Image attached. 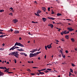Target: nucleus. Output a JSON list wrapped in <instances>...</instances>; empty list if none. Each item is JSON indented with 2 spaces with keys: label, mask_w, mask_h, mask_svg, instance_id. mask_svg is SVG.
Listing matches in <instances>:
<instances>
[{
  "label": "nucleus",
  "mask_w": 77,
  "mask_h": 77,
  "mask_svg": "<svg viewBox=\"0 0 77 77\" xmlns=\"http://www.w3.org/2000/svg\"><path fill=\"white\" fill-rule=\"evenodd\" d=\"M71 40L73 42H75V40L74 39V38H71Z\"/></svg>",
  "instance_id": "17"
},
{
  "label": "nucleus",
  "mask_w": 77,
  "mask_h": 77,
  "mask_svg": "<svg viewBox=\"0 0 77 77\" xmlns=\"http://www.w3.org/2000/svg\"><path fill=\"white\" fill-rule=\"evenodd\" d=\"M19 40H21V37L19 38Z\"/></svg>",
  "instance_id": "64"
},
{
  "label": "nucleus",
  "mask_w": 77,
  "mask_h": 77,
  "mask_svg": "<svg viewBox=\"0 0 77 77\" xmlns=\"http://www.w3.org/2000/svg\"><path fill=\"white\" fill-rule=\"evenodd\" d=\"M47 47H48V48H49V49H50V48H51L52 47L51 45H48L47 46Z\"/></svg>",
  "instance_id": "9"
},
{
  "label": "nucleus",
  "mask_w": 77,
  "mask_h": 77,
  "mask_svg": "<svg viewBox=\"0 0 77 77\" xmlns=\"http://www.w3.org/2000/svg\"><path fill=\"white\" fill-rule=\"evenodd\" d=\"M35 56H36V53L34 54L30 53L29 54V57H33Z\"/></svg>",
  "instance_id": "3"
},
{
  "label": "nucleus",
  "mask_w": 77,
  "mask_h": 77,
  "mask_svg": "<svg viewBox=\"0 0 77 77\" xmlns=\"http://www.w3.org/2000/svg\"><path fill=\"white\" fill-rule=\"evenodd\" d=\"M17 50L19 51H24V50L23 49H17Z\"/></svg>",
  "instance_id": "12"
},
{
  "label": "nucleus",
  "mask_w": 77,
  "mask_h": 77,
  "mask_svg": "<svg viewBox=\"0 0 77 77\" xmlns=\"http://www.w3.org/2000/svg\"><path fill=\"white\" fill-rule=\"evenodd\" d=\"M10 31H11V32H13V29H10Z\"/></svg>",
  "instance_id": "62"
},
{
  "label": "nucleus",
  "mask_w": 77,
  "mask_h": 77,
  "mask_svg": "<svg viewBox=\"0 0 77 77\" xmlns=\"http://www.w3.org/2000/svg\"><path fill=\"white\" fill-rule=\"evenodd\" d=\"M45 49L47 50V46H45Z\"/></svg>",
  "instance_id": "40"
},
{
  "label": "nucleus",
  "mask_w": 77,
  "mask_h": 77,
  "mask_svg": "<svg viewBox=\"0 0 77 77\" xmlns=\"http://www.w3.org/2000/svg\"><path fill=\"white\" fill-rule=\"evenodd\" d=\"M44 72H45L46 73H47V72H49V71L46 70H45V71H44Z\"/></svg>",
  "instance_id": "34"
},
{
  "label": "nucleus",
  "mask_w": 77,
  "mask_h": 77,
  "mask_svg": "<svg viewBox=\"0 0 77 77\" xmlns=\"http://www.w3.org/2000/svg\"><path fill=\"white\" fill-rule=\"evenodd\" d=\"M5 67H0V69H5Z\"/></svg>",
  "instance_id": "20"
},
{
  "label": "nucleus",
  "mask_w": 77,
  "mask_h": 77,
  "mask_svg": "<svg viewBox=\"0 0 77 77\" xmlns=\"http://www.w3.org/2000/svg\"><path fill=\"white\" fill-rule=\"evenodd\" d=\"M38 51V49L37 48L34 49L32 51H30V52L32 53H33L35 52V51Z\"/></svg>",
  "instance_id": "5"
},
{
  "label": "nucleus",
  "mask_w": 77,
  "mask_h": 77,
  "mask_svg": "<svg viewBox=\"0 0 77 77\" xmlns=\"http://www.w3.org/2000/svg\"><path fill=\"white\" fill-rule=\"evenodd\" d=\"M24 54V53H20V54H21V55H23Z\"/></svg>",
  "instance_id": "46"
},
{
  "label": "nucleus",
  "mask_w": 77,
  "mask_h": 77,
  "mask_svg": "<svg viewBox=\"0 0 77 77\" xmlns=\"http://www.w3.org/2000/svg\"><path fill=\"white\" fill-rule=\"evenodd\" d=\"M14 33H15V34H17V33H19V31L18 30H15Z\"/></svg>",
  "instance_id": "13"
},
{
  "label": "nucleus",
  "mask_w": 77,
  "mask_h": 77,
  "mask_svg": "<svg viewBox=\"0 0 77 77\" xmlns=\"http://www.w3.org/2000/svg\"><path fill=\"white\" fill-rule=\"evenodd\" d=\"M16 45H17L18 46H20V47H24V46L22 44H21V43L19 42L18 43L17 42H16L14 45V46H16Z\"/></svg>",
  "instance_id": "1"
},
{
  "label": "nucleus",
  "mask_w": 77,
  "mask_h": 77,
  "mask_svg": "<svg viewBox=\"0 0 77 77\" xmlns=\"http://www.w3.org/2000/svg\"><path fill=\"white\" fill-rule=\"evenodd\" d=\"M30 74L31 75H35V73H31Z\"/></svg>",
  "instance_id": "56"
},
{
  "label": "nucleus",
  "mask_w": 77,
  "mask_h": 77,
  "mask_svg": "<svg viewBox=\"0 0 77 77\" xmlns=\"http://www.w3.org/2000/svg\"><path fill=\"white\" fill-rule=\"evenodd\" d=\"M14 62L15 63H17V61L16 60V59H14Z\"/></svg>",
  "instance_id": "50"
},
{
  "label": "nucleus",
  "mask_w": 77,
  "mask_h": 77,
  "mask_svg": "<svg viewBox=\"0 0 77 77\" xmlns=\"http://www.w3.org/2000/svg\"><path fill=\"white\" fill-rule=\"evenodd\" d=\"M65 37L66 39H69V35H66L65 36Z\"/></svg>",
  "instance_id": "21"
},
{
  "label": "nucleus",
  "mask_w": 77,
  "mask_h": 77,
  "mask_svg": "<svg viewBox=\"0 0 77 77\" xmlns=\"http://www.w3.org/2000/svg\"><path fill=\"white\" fill-rule=\"evenodd\" d=\"M59 57H61V54H60L59 55Z\"/></svg>",
  "instance_id": "58"
},
{
  "label": "nucleus",
  "mask_w": 77,
  "mask_h": 77,
  "mask_svg": "<svg viewBox=\"0 0 77 77\" xmlns=\"http://www.w3.org/2000/svg\"><path fill=\"white\" fill-rule=\"evenodd\" d=\"M48 26H51V28H53V27L54 26L53 25L51 24H49L48 25Z\"/></svg>",
  "instance_id": "8"
},
{
  "label": "nucleus",
  "mask_w": 77,
  "mask_h": 77,
  "mask_svg": "<svg viewBox=\"0 0 77 77\" xmlns=\"http://www.w3.org/2000/svg\"><path fill=\"white\" fill-rule=\"evenodd\" d=\"M8 71H9L7 70H5L4 71V72H8Z\"/></svg>",
  "instance_id": "35"
},
{
  "label": "nucleus",
  "mask_w": 77,
  "mask_h": 77,
  "mask_svg": "<svg viewBox=\"0 0 77 77\" xmlns=\"http://www.w3.org/2000/svg\"><path fill=\"white\" fill-rule=\"evenodd\" d=\"M45 69H42L41 70V71H44V70H45Z\"/></svg>",
  "instance_id": "38"
},
{
  "label": "nucleus",
  "mask_w": 77,
  "mask_h": 77,
  "mask_svg": "<svg viewBox=\"0 0 77 77\" xmlns=\"http://www.w3.org/2000/svg\"><path fill=\"white\" fill-rule=\"evenodd\" d=\"M58 29H59L58 30V31H59V32H60V30H61V29H60L59 28Z\"/></svg>",
  "instance_id": "57"
},
{
  "label": "nucleus",
  "mask_w": 77,
  "mask_h": 77,
  "mask_svg": "<svg viewBox=\"0 0 77 77\" xmlns=\"http://www.w3.org/2000/svg\"><path fill=\"white\" fill-rule=\"evenodd\" d=\"M39 74H42H42H44V73L43 72H39Z\"/></svg>",
  "instance_id": "25"
},
{
  "label": "nucleus",
  "mask_w": 77,
  "mask_h": 77,
  "mask_svg": "<svg viewBox=\"0 0 77 77\" xmlns=\"http://www.w3.org/2000/svg\"><path fill=\"white\" fill-rule=\"evenodd\" d=\"M51 12H51V14H54V11H53V10H51Z\"/></svg>",
  "instance_id": "30"
},
{
  "label": "nucleus",
  "mask_w": 77,
  "mask_h": 77,
  "mask_svg": "<svg viewBox=\"0 0 77 77\" xmlns=\"http://www.w3.org/2000/svg\"><path fill=\"white\" fill-rule=\"evenodd\" d=\"M0 38H3V35H2L0 36Z\"/></svg>",
  "instance_id": "43"
},
{
  "label": "nucleus",
  "mask_w": 77,
  "mask_h": 77,
  "mask_svg": "<svg viewBox=\"0 0 77 77\" xmlns=\"http://www.w3.org/2000/svg\"><path fill=\"white\" fill-rule=\"evenodd\" d=\"M55 41H56L57 42H59V41L57 40H55Z\"/></svg>",
  "instance_id": "41"
},
{
  "label": "nucleus",
  "mask_w": 77,
  "mask_h": 77,
  "mask_svg": "<svg viewBox=\"0 0 77 77\" xmlns=\"http://www.w3.org/2000/svg\"><path fill=\"white\" fill-rule=\"evenodd\" d=\"M72 75V74L71 73V72H69V76L70 77V76Z\"/></svg>",
  "instance_id": "29"
},
{
  "label": "nucleus",
  "mask_w": 77,
  "mask_h": 77,
  "mask_svg": "<svg viewBox=\"0 0 77 77\" xmlns=\"http://www.w3.org/2000/svg\"><path fill=\"white\" fill-rule=\"evenodd\" d=\"M32 68H38V67H32Z\"/></svg>",
  "instance_id": "49"
},
{
  "label": "nucleus",
  "mask_w": 77,
  "mask_h": 77,
  "mask_svg": "<svg viewBox=\"0 0 77 77\" xmlns=\"http://www.w3.org/2000/svg\"><path fill=\"white\" fill-rule=\"evenodd\" d=\"M69 33V31H68L67 32H66V34H67L68 33Z\"/></svg>",
  "instance_id": "42"
},
{
  "label": "nucleus",
  "mask_w": 77,
  "mask_h": 77,
  "mask_svg": "<svg viewBox=\"0 0 77 77\" xmlns=\"http://www.w3.org/2000/svg\"><path fill=\"white\" fill-rule=\"evenodd\" d=\"M14 56H15L17 58H18L19 57V54H18V51H15L14 52Z\"/></svg>",
  "instance_id": "2"
},
{
  "label": "nucleus",
  "mask_w": 77,
  "mask_h": 77,
  "mask_svg": "<svg viewBox=\"0 0 77 77\" xmlns=\"http://www.w3.org/2000/svg\"><path fill=\"white\" fill-rule=\"evenodd\" d=\"M48 19H49V20H55V18L52 17H48Z\"/></svg>",
  "instance_id": "7"
},
{
  "label": "nucleus",
  "mask_w": 77,
  "mask_h": 77,
  "mask_svg": "<svg viewBox=\"0 0 77 77\" xmlns=\"http://www.w3.org/2000/svg\"><path fill=\"white\" fill-rule=\"evenodd\" d=\"M66 20H68L69 21H71V19H66Z\"/></svg>",
  "instance_id": "51"
},
{
  "label": "nucleus",
  "mask_w": 77,
  "mask_h": 77,
  "mask_svg": "<svg viewBox=\"0 0 77 77\" xmlns=\"http://www.w3.org/2000/svg\"><path fill=\"white\" fill-rule=\"evenodd\" d=\"M50 8L49 7L48 8V11H50Z\"/></svg>",
  "instance_id": "45"
},
{
  "label": "nucleus",
  "mask_w": 77,
  "mask_h": 77,
  "mask_svg": "<svg viewBox=\"0 0 77 77\" xmlns=\"http://www.w3.org/2000/svg\"><path fill=\"white\" fill-rule=\"evenodd\" d=\"M27 71H29V72H30V71H31V70H30V69H27Z\"/></svg>",
  "instance_id": "36"
},
{
  "label": "nucleus",
  "mask_w": 77,
  "mask_h": 77,
  "mask_svg": "<svg viewBox=\"0 0 77 77\" xmlns=\"http://www.w3.org/2000/svg\"><path fill=\"white\" fill-rule=\"evenodd\" d=\"M41 53V51L35 53V54H36V55H38V54H39V53Z\"/></svg>",
  "instance_id": "22"
},
{
  "label": "nucleus",
  "mask_w": 77,
  "mask_h": 77,
  "mask_svg": "<svg viewBox=\"0 0 77 77\" xmlns=\"http://www.w3.org/2000/svg\"><path fill=\"white\" fill-rule=\"evenodd\" d=\"M14 23L15 24L16 23H17V22H18V20H17V19L14 20Z\"/></svg>",
  "instance_id": "14"
},
{
  "label": "nucleus",
  "mask_w": 77,
  "mask_h": 77,
  "mask_svg": "<svg viewBox=\"0 0 77 77\" xmlns=\"http://www.w3.org/2000/svg\"><path fill=\"white\" fill-rule=\"evenodd\" d=\"M41 11L38 10V11L36 13L37 14H40V13H41Z\"/></svg>",
  "instance_id": "18"
},
{
  "label": "nucleus",
  "mask_w": 77,
  "mask_h": 77,
  "mask_svg": "<svg viewBox=\"0 0 77 77\" xmlns=\"http://www.w3.org/2000/svg\"><path fill=\"white\" fill-rule=\"evenodd\" d=\"M9 15H11V16H12V13H11L10 14H9Z\"/></svg>",
  "instance_id": "52"
},
{
  "label": "nucleus",
  "mask_w": 77,
  "mask_h": 77,
  "mask_svg": "<svg viewBox=\"0 0 77 77\" xmlns=\"http://www.w3.org/2000/svg\"><path fill=\"white\" fill-rule=\"evenodd\" d=\"M70 72H73V70H72V69H70Z\"/></svg>",
  "instance_id": "27"
},
{
  "label": "nucleus",
  "mask_w": 77,
  "mask_h": 77,
  "mask_svg": "<svg viewBox=\"0 0 77 77\" xmlns=\"http://www.w3.org/2000/svg\"><path fill=\"white\" fill-rule=\"evenodd\" d=\"M57 16H62V14L60 13H58L57 14Z\"/></svg>",
  "instance_id": "19"
},
{
  "label": "nucleus",
  "mask_w": 77,
  "mask_h": 77,
  "mask_svg": "<svg viewBox=\"0 0 77 77\" xmlns=\"http://www.w3.org/2000/svg\"><path fill=\"white\" fill-rule=\"evenodd\" d=\"M72 66H75V65H74V64L72 63Z\"/></svg>",
  "instance_id": "33"
},
{
  "label": "nucleus",
  "mask_w": 77,
  "mask_h": 77,
  "mask_svg": "<svg viewBox=\"0 0 77 77\" xmlns=\"http://www.w3.org/2000/svg\"><path fill=\"white\" fill-rule=\"evenodd\" d=\"M9 55H11V56H14V52H11L9 54Z\"/></svg>",
  "instance_id": "10"
},
{
  "label": "nucleus",
  "mask_w": 77,
  "mask_h": 77,
  "mask_svg": "<svg viewBox=\"0 0 77 77\" xmlns=\"http://www.w3.org/2000/svg\"><path fill=\"white\" fill-rule=\"evenodd\" d=\"M10 9H11V10H13V8H12V7L11 8H10Z\"/></svg>",
  "instance_id": "61"
},
{
  "label": "nucleus",
  "mask_w": 77,
  "mask_h": 77,
  "mask_svg": "<svg viewBox=\"0 0 77 77\" xmlns=\"http://www.w3.org/2000/svg\"><path fill=\"white\" fill-rule=\"evenodd\" d=\"M66 30H65V31H63L62 32L63 33V34H66Z\"/></svg>",
  "instance_id": "24"
},
{
  "label": "nucleus",
  "mask_w": 77,
  "mask_h": 77,
  "mask_svg": "<svg viewBox=\"0 0 77 77\" xmlns=\"http://www.w3.org/2000/svg\"><path fill=\"white\" fill-rule=\"evenodd\" d=\"M47 69V70L48 71H51L52 70L51 69Z\"/></svg>",
  "instance_id": "32"
},
{
  "label": "nucleus",
  "mask_w": 77,
  "mask_h": 77,
  "mask_svg": "<svg viewBox=\"0 0 77 77\" xmlns=\"http://www.w3.org/2000/svg\"><path fill=\"white\" fill-rule=\"evenodd\" d=\"M50 65V66L52 65V64H50V63L48 64L47 65V66L48 65Z\"/></svg>",
  "instance_id": "44"
},
{
  "label": "nucleus",
  "mask_w": 77,
  "mask_h": 77,
  "mask_svg": "<svg viewBox=\"0 0 77 77\" xmlns=\"http://www.w3.org/2000/svg\"><path fill=\"white\" fill-rule=\"evenodd\" d=\"M4 50V48H1L0 49V50L2 51V50Z\"/></svg>",
  "instance_id": "37"
},
{
  "label": "nucleus",
  "mask_w": 77,
  "mask_h": 77,
  "mask_svg": "<svg viewBox=\"0 0 77 77\" xmlns=\"http://www.w3.org/2000/svg\"><path fill=\"white\" fill-rule=\"evenodd\" d=\"M61 41H63V42L64 41V40H63V39H61Z\"/></svg>",
  "instance_id": "60"
},
{
  "label": "nucleus",
  "mask_w": 77,
  "mask_h": 77,
  "mask_svg": "<svg viewBox=\"0 0 77 77\" xmlns=\"http://www.w3.org/2000/svg\"><path fill=\"white\" fill-rule=\"evenodd\" d=\"M42 20L44 22H45V21L47 20V18H42Z\"/></svg>",
  "instance_id": "11"
},
{
  "label": "nucleus",
  "mask_w": 77,
  "mask_h": 77,
  "mask_svg": "<svg viewBox=\"0 0 77 77\" xmlns=\"http://www.w3.org/2000/svg\"><path fill=\"white\" fill-rule=\"evenodd\" d=\"M35 15H36V16H38V17H39V16H40V15H39V14H37L36 13H35Z\"/></svg>",
  "instance_id": "26"
},
{
  "label": "nucleus",
  "mask_w": 77,
  "mask_h": 77,
  "mask_svg": "<svg viewBox=\"0 0 77 77\" xmlns=\"http://www.w3.org/2000/svg\"><path fill=\"white\" fill-rule=\"evenodd\" d=\"M40 50H41V48H39L38 50H37L38 51H40Z\"/></svg>",
  "instance_id": "54"
},
{
  "label": "nucleus",
  "mask_w": 77,
  "mask_h": 77,
  "mask_svg": "<svg viewBox=\"0 0 77 77\" xmlns=\"http://www.w3.org/2000/svg\"><path fill=\"white\" fill-rule=\"evenodd\" d=\"M25 56H27V54H26L24 53V54Z\"/></svg>",
  "instance_id": "47"
},
{
  "label": "nucleus",
  "mask_w": 77,
  "mask_h": 77,
  "mask_svg": "<svg viewBox=\"0 0 77 77\" xmlns=\"http://www.w3.org/2000/svg\"><path fill=\"white\" fill-rule=\"evenodd\" d=\"M2 75H4V73L0 71V76H1Z\"/></svg>",
  "instance_id": "15"
},
{
  "label": "nucleus",
  "mask_w": 77,
  "mask_h": 77,
  "mask_svg": "<svg viewBox=\"0 0 77 77\" xmlns=\"http://www.w3.org/2000/svg\"><path fill=\"white\" fill-rule=\"evenodd\" d=\"M65 52L66 53H68V51L67 50Z\"/></svg>",
  "instance_id": "48"
},
{
  "label": "nucleus",
  "mask_w": 77,
  "mask_h": 77,
  "mask_svg": "<svg viewBox=\"0 0 77 77\" xmlns=\"http://www.w3.org/2000/svg\"><path fill=\"white\" fill-rule=\"evenodd\" d=\"M67 29L69 32H72V31H74V29H72V27H68Z\"/></svg>",
  "instance_id": "4"
},
{
  "label": "nucleus",
  "mask_w": 77,
  "mask_h": 77,
  "mask_svg": "<svg viewBox=\"0 0 77 77\" xmlns=\"http://www.w3.org/2000/svg\"><path fill=\"white\" fill-rule=\"evenodd\" d=\"M42 10H43L44 12H45V11L46 10V9H45V8L43 7L42 8Z\"/></svg>",
  "instance_id": "16"
},
{
  "label": "nucleus",
  "mask_w": 77,
  "mask_h": 77,
  "mask_svg": "<svg viewBox=\"0 0 77 77\" xmlns=\"http://www.w3.org/2000/svg\"><path fill=\"white\" fill-rule=\"evenodd\" d=\"M5 43H3L2 45V46H3V47H4V46H5Z\"/></svg>",
  "instance_id": "53"
},
{
  "label": "nucleus",
  "mask_w": 77,
  "mask_h": 77,
  "mask_svg": "<svg viewBox=\"0 0 77 77\" xmlns=\"http://www.w3.org/2000/svg\"><path fill=\"white\" fill-rule=\"evenodd\" d=\"M0 34H3V32H0Z\"/></svg>",
  "instance_id": "63"
},
{
  "label": "nucleus",
  "mask_w": 77,
  "mask_h": 77,
  "mask_svg": "<svg viewBox=\"0 0 77 77\" xmlns=\"http://www.w3.org/2000/svg\"><path fill=\"white\" fill-rule=\"evenodd\" d=\"M15 46H13L9 50H10V51H11V50H14L15 49Z\"/></svg>",
  "instance_id": "6"
},
{
  "label": "nucleus",
  "mask_w": 77,
  "mask_h": 77,
  "mask_svg": "<svg viewBox=\"0 0 77 77\" xmlns=\"http://www.w3.org/2000/svg\"><path fill=\"white\" fill-rule=\"evenodd\" d=\"M15 48H19V47H14V49H15Z\"/></svg>",
  "instance_id": "55"
},
{
  "label": "nucleus",
  "mask_w": 77,
  "mask_h": 77,
  "mask_svg": "<svg viewBox=\"0 0 77 77\" xmlns=\"http://www.w3.org/2000/svg\"><path fill=\"white\" fill-rule=\"evenodd\" d=\"M5 69H6L7 71H8V70H9V68H8V69H7V68H6V67H5Z\"/></svg>",
  "instance_id": "31"
},
{
  "label": "nucleus",
  "mask_w": 77,
  "mask_h": 77,
  "mask_svg": "<svg viewBox=\"0 0 77 77\" xmlns=\"http://www.w3.org/2000/svg\"><path fill=\"white\" fill-rule=\"evenodd\" d=\"M32 23H34V24H35L36 23H38V22H35L33 21H32Z\"/></svg>",
  "instance_id": "28"
},
{
  "label": "nucleus",
  "mask_w": 77,
  "mask_h": 77,
  "mask_svg": "<svg viewBox=\"0 0 77 77\" xmlns=\"http://www.w3.org/2000/svg\"><path fill=\"white\" fill-rule=\"evenodd\" d=\"M4 12V10H0V12Z\"/></svg>",
  "instance_id": "39"
},
{
  "label": "nucleus",
  "mask_w": 77,
  "mask_h": 77,
  "mask_svg": "<svg viewBox=\"0 0 77 77\" xmlns=\"http://www.w3.org/2000/svg\"><path fill=\"white\" fill-rule=\"evenodd\" d=\"M60 34H61V35H63V32H61Z\"/></svg>",
  "instance_id": "59"
},
{
  "label": "nucleus",
  "mask_w": 77,
  "mask_h": 77,
  "mask_svg": "<svg viewBox=\"0 0 77 77\" xmlns=\"http://www.w3.org/2000/svg\"><path fill=\"white\" fill-rule=\"evenodd\" d=\"M62 56L63 57V58H65V56L63 54H62Z\"/></svg>",
  "instance_id": "23"
}]
</instances>
